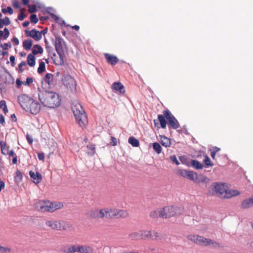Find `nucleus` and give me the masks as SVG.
I'll list each match as a JSON object with an SVG mask.
<instances>
[{
  "label": "nucleus",
  "mask_w": 253,
  "mask_h": 253,
  "mask_svg": "<svg viewBox=\"0 0 253 253\" xmlns=\"http://www.w3.org/2000/svg\"><path fill=\"white\" fill-rule=\"evenodd\" d=\"M213 194L221 198L229 199L240 194V192L235 189H229L226 183L221 182L213 183L211 186Z\"/></svg>",
  "instance_id": "f257e3e1"
},
{
  "label": "nucleus",
  "mask_w": 253,
  "mask_h": 253,
  "mask_svg": "<svg viewBox=\"0 0 253 253\" xmlns=\"http://www.w3.org/2000/svg\"><path fill=\"white\" fill-rule=\"evenodd\" d=\"M39 98L41 102L49 108H55L60 104L61 100L56 92L40 90Z\"/></svg>",
  "instance_id": "f03ea898"
},
{
  "label": "nucleus",
  "mask_w": 253,
  "mask_h": 253,
  "mask_svg": "<svg viewBox=\"0 0 253 253\" xmlns=\"http://www.w3.org/2000/svg\"><path fill=\"white\" fill-rule=\"evenodd\" d=\"M72 109L77 123L80 126L85 127L88 123V120L81 104L78 101H75L73 103Z\"/></svg>",
  "instance_id": "7ed1b4c3"
},
{
  "label": "nucleus",
  "mask_w": 253,
  "mask_h": 253,
  "mask_svg": "<svg viewBox=\"0 0 253 253\" xmlns=\"http://www.w3.org/2000/svg\"><path fill=\"white\" fill-rule=\"evenodd\" d=\"M67 253H92L93 249L92 247L88 245H73L68 247L67 249L63 250Z\"/></svg>",
  "instance_id": "20e7f679"
},
{
  "label": "nucleus",
  "mask_w": 253,
  "mask_h": 253,
  "mask_svg": "<svg viewBox=\"0 0 253 253\" xmlns=\"http://www.w3.org/2000/svg\"><path fill=\"white\" fill-rule=\"evenodd\" d=\"M162 218H169L170 217L181 215L184 213V210L176 207H166L163 209Z\"/></svg>",
  "instance_id": "39448f33"
},
{
  "label": "nucleus",
  "mask_w": 253,
  "mask_h": 253,
  "mask_svg": "<svg viewBox=\"0 0 253 253\" xmlns=\"http://www.w3.org/2000/svg\"><path fill=\"white\" fill-rule=\"evenodd\" d=\"M62 82L64 86L72 92L76 91V82L69 75H64L62 78Z\"/></svg>",
  "instance_id": "423d86ee"
},
{
  "label": "nucleus",
  "mask_w": 253,
  "mask_h": 253,
  "mask_svg": "<svg viewBox=\"0 0 253 253\" xmlns=\"http://www.w3.org/2000/svg\"><path fill=\"white\" fill-rule=\"evenodd\" d=\"M163 114L168 121L169 127L175 129L179 127L178 122L169 110L164 111Z\"/></svg>",
  "instance_id": "0eeeda50"
},
{
  "label": "nucleus",
  "mask_w": 253,
  "mask_h": 253,
  "mask_svg": "<svg viewBox=\"0 0 253 253\" xmlns=\"http://www.w3.org/2000/svg\"><path fill=\"white\" fill-rule=\"evenodd\" d=\"M64 44V42L62 38L60 37H56L55 38L54 46L57 53L59 55L60 57V61L58 63H56L58 65H62L64 63L63 59L61 57V54L63 52Z\"/></svg>",
  "instance_id": "6e6552de"
},
{
  "label": "nucleus",
  "mask_w": 253,
  "mask_h": 253,
  "mask_svg": "<svg viewBox=\"0 0 253 253\" xmlns=\"http://www.w3.org/2000/svg\"><path fill=\"white\" fill-rule=\"evenodd\" d=\"M64 224L63 221L53 219L47 220L45 221V225L47 227L56 230H64L65 229Z\"/></svg>",
  "instance_id": "1a4fd4ad"
},
{
  "label": "nucleus",
  "mask_w": 253,
  "mask_h": 253,
  "mask_svg": "<svg viewBox=\"0 0 253 253\" xmlns=\"http://www.w3.org/2000/svg\"><path fill=\"white\" fill-rule=\"evenodd\" d=\"M187 238L189 240L197 244L207 246L208 238L196 235H189L187 236Z\"/></svg>",
  "instance_id": "9d476101"
},
{
  "label": "nucleus",
  "mask_w": 253,
  "mask_h": 253,
  "mask_svg": "<svg viewBox=\"0 0 253 253\" xmlns=\"http://www.w3.org/2000/svg\"><path fill=\"white\" fill-rule=\"evenodd\" d=\"M100 218H111L115 216V209L105 208L100 209Z\"/></svg>",
  "instance_id": "9b49d317"
},
{
  "label": "nucleus",
  "mask_w": 253,
  "mask_h": 253,
  "mask_svg": "<svg viewBox=\"0 0 253 253\" xmlns=\"http://www.w3.org/2000/svg\"><path fill=\"white\" fill-rule=\"evenodd\" d=\"M41 106L40 104L33 99H31L30 102H29V105L27 106V108L25 109V111H29L33 114H37L39 112Z\"/></svg>",
  "instance_id": "f8f14e48"
},
{
  "label": "nucleus",
  "mask_w": 253,
  "mask_h": 253,
  "mask_svg": "<svg viewBox=\"0 0 253 253\" xmlns=\"http://www.w3.org/2000/svg\"><path fill=\"white\" fill-rule=\"evenodd\" d=\"M31 99L25 94L21 95L18 97V101L19 104L25 110L27 108V106L29 105V102H30Z\"/></svg>",
  "instance_id": "ddd939ff"
},
{
  "label": "nucleus",
  "mask_w": 253,
  "mask_h": 253,
  "mask_svg": "<svg viewBox=\"0 0 253 253\" xmlns=\"http://www.w3.org/2000/svg\"><path fill=\"white\" fill-rule=\"evenodd\" d=\"M44 81L49 87L54 86L56 82L54 76L50 73L46 74L44 78Z\"/></svg>",
  "instance_id": "4468645a"
},
{
  "label": "nucleus",
  "mask_w": 253,
  "mask_h": 253,
  "mask_svg": "<svg viewBox=\"0 0 253 253\" xmlns=\"http://www.w3.org/2000/svg\"><path fill=\"white\" fill-rule=\"evenodd\" d=\"M141 239L145 240L147 239H154L152 235V231L148 230H140Z\"/></svg>",
  "instance_id": "2eb2a0df"
},
{
  "label": "nucleus",
  "mask_w": 253,
  "mask_h": 253,
  "mask_svg": "<svg viewBox=\"0 0 253 253\" xmlns=\"http://www.w3.org/2000/svg\"><path fill=\"white\" fill-rule=\"evenodd\" d=\"M36 208L41 211H47V201H39L36 204Z\"/></svg>",
  "instance_id": "dca6fc26"
},
{
  "label": "nucleus",
  "mask_w": 253,
  "mask_h": 253,
  "mask_svg": "<svg viewBox=\"0 0 253 253\" xmlns=\"http://www.w3.org/2000/svg\"><path fill=\"white\" fill-rule=\"evenodd\" d=\"M30 37L33 38L35 41H40L42 38V33L35 30L33 29L30 31Z\"/></svg>",
  "instance_id": "f3484780"
},
{
  "label": "nucleus",
  "mask_w": 253,
  "mask_h": 253,
  "mask_svg": "<svg viewBox=\"0 0 253 253\" xmlns=\"http://www.w3.org/2000/svg\"><path fill=\"white\" fill-rule=\"evenodd\" d=\"M105 57L107 61L112 65L116 64L119 61L116 56L111 55L108 53L105 54Z\"/></svg>",
  "instance_id": "a211bd4d"
},
{
  "label": "nucleus",
  "mask_w": 253,
  "mask_h": 253,
  "mask_svg": "<svg viewBox=\"0 0 253 253\" xmlns=\"http://www.w3.org/2000/svg\"><path fill=\"white\" fill-rule=\"evenodd\" d=\"M210 182V179L206 176L200 174L198 175L197 174L196 179L195 180V183H208Z\"/></svg>",
  "instance_id": "6ab92c4d"
},
{
  "label": "nucleus",
  "mask_w": 253,
  "mask_h": 253,
  "mask_svg": "<svg viewBox=\"0 0 253 253\" xmlns=\"http://www.w3.org/2000/svg\"><path fill=\"white\" fill-rule=\"evenodd\" d=\"M30 177L33 179L34 182L35 183H39L42 180V175L39 172H36V173L33 171H30L29 172Z\"/></svg>",
  "instance_id": "aec40b11"
},
{
  "label": "nucleus",
  "mask_w": 253,
  "mask_h": 253,
  "mask_svg": "<svg viewBox=\"0 0 253 253\" xmlns=\"http://www.w3.org/2000/svg\"><path fill=\"white\" fill-rule=\"evenodd\" d=\"M253 206V197L244 200L241 204V208L248 209Z\"/></svg>",
  "instance_id": "412c9836"
},
{
  "label": "nucleus",
  "mask_w": 253,
  "mask_h": 253,
  "mask_svg": "<svg viewBox=\"0 0 253 253\" xmlns=\"http://www.w3.org/2000/svg\"><path fill=\"white\" fill-rule=\"evenodd\" d=\"M163 209H158L155 211H151L150 213V216L151 217L153 218H156L158 217H162V214Z\"/></svg>",
  "instance_id": "4be33fe9"
},
{
  "label": "nucleus",
  "mask_w": 253,
  "mask_h": 253,
  "mask_svg": "<svg viewBox=\"0 0 253 253\" xmlns=\"http://www.w3.org/2000/svg\"><path fill=\"white\" fill-rule=\"evenodd\" d=\"M113 89L121 93L125 92L124 86L121 83H114L113 84Z\"/></svg>",
  "instance_id": "5701e85b"
},
{
  "label": "nucleus",
  "mask_w": 253,
  "mask_h": 253,
  "mask_svg": "<svg viewBox=\"0 0 253 253\" xmlns=\"http://www.w3.org/2000/svg\"><path fill=\"white\" fill-rule=\"evenodd\" d=\"M88 215L93 218H101L100 215V210H92L88 212Z\"/></svg>",
  "instance_id": "b1692460"
},
{
  "label": "nucleus",
  "mask_w": 253,
  "mask_h": 253,
  "mask_svg": "<svg viewBox=\"0 0 253 253\" xmlns=\"http://www.w3.org/2000/svg\"><path fill=\"white\" fill-rule=\"evenodd\" d=\"M115 216L118 217L125 218L127 216L128 213L126 211L115 209Z\"/></svg>",
  "instance_id": "393cba45"
},
{
  "label": "nucleus",
  "mask_w": 253,
  "mask_h": 253,
  "mask_svg": "<svg viewBox=\"0 0 253 253\" xmlns=\"http://www.w3.org/2000/svg\"><path fill=\"white\" fill-rule=\"evenodd\" d=\"M128 238L131 240H138L141 239L140 231L134 232L128 235Z\"/></svg>",
  "instance_id": "a878e982"
},
{
  "label": "nucleus",
  "mask_w": 253,
  "mask_h": 253,
  "mask_svg": "<svg viewBox=\"0 0 253 253\" xmlns=\"http://www.w3.org/2000/svg\"><path fill=\"white\" fill-rule=\"evenodd\" d=\"M1 153L5 155H8L9 151V147L6 145L5 142L1 141L0 142Z\"/></svg>",
  "instance_id": "bb28decb"
},
{
  "label": "nucleus",
  "mask_w": 253,
  "mask_h": 253,
  "mask_svg": "<svg viewBox=\"0 0 253 253\" xmlns=\"http://www.w3.org/2000/svg\"><path fill=\"white\" fill-rule=\"evenodd\" d=\"M32 45L33 42L31 40H26L23 42V47L26 50L28 51L30 50Z\"/></svg>",
  "instance_id": "cd10ccee"
},
{
  "label": "nucleus",
  "mask_w": 253,
  "mask_h": 253,
  "mask_svg": "<svg viewBox=\"0 0 253 253\" xmlns=\"http://www.w3.org/2000/svg\"><path fill=\"white\" fill-rule=\"evenodd\" d=\"M27 63L30 67H34L36 63V58L32 54H29L27 56Z\"/></svg>",
  "instance_id": "c85d7f7f"
},
{
  "label": "nucleus",
  "mask_w": 253,
  "mask_h": 253,
  "mask_svg": "<svg viewBox=\"0 0 253 253\" xmlns=\"http://www.w3.org/2000/svg\"><path fill=\"white\" fill-rule=\"evenodd\" d=\"M43 52V49L42 47L39 45L36 44L34 45L32 49V54L33 55H37L38 53H42Z\"/></svg>",
  "instance_id": "c756f323"
},
{
  "label": "nucleus",
  "mask_w": 253,
  "mask_h": 253,
  "mask_svg": "<svg viewBox=\"0 0 253 253\" xmlns=\"http://www.w3.org/2000/svg\"><path fill=\"white\" fill-rule=\"evenodd\" d=\"M165 118L166 117H165L164 115H159L158 117L159 121L160 123L161 126L163 128H165L167 126V121L165 119Z\"/></svg>",
  "instance_id": "7c9ffc66"
},
{
  "label": "nucleus",
  "mask_w": 253,
  "mask_h": 253,
  "mask_svg": "<svg viewBox=\"0 0 253 253\" xmlns=\"http://www.w3.org/2000/svg\"><path fill=\"white\" fill-rule=\"evenodd\" d=\"M211 246L213 248H219L221 246L220 245L219 243L216 242V241L210 239L209 238H208L207 240V246Z\"/></svg>",
  "instance_id": "2f4dec72"
},
{
  "label": "nucleus",
  "mask_w": 253,
  "mask_h": 253,
  "mask_svg": "<svg viewBox=\"0 0 253 253\" xmlns=\"http://www.w3.org/2000/svg\"><path fill=\"white\" fill-rule=\"evenodd\" d=\"M128 142L133 147H138L139 145V141L133 136L128 138Z\"/></svg>",
  "instance_id": "473e14b6"
},
{
  "label": "nucleus",
  "mask_w": 253,
  "mask_h": 253,
  "mask_svg": "<svg viewBox=\"0 0 253 253\" xmlns=\"http://www.w3.org/2000/svg\"><path fill=\"white\" fill-rule=\"evenodd\" d=\"M22 178H23V175H22V173L20 172V170H17V171L15 172V175L14 176L15 182L17 184H18L19 183H20L21 181Z\"/></svg>",
  "instance_id": "72a5a7b5"
},
{
  "label": "nucleus",
  "mask_w": 253,
  "mask_h": 253,
  "mask_svg": "<svg viewBox=\"0 0 253 253\" xmlns=\"http://www.w3.org/2000/svg\"><path fill=\"white\" fill-rule=\"evenodd\" d=\"M161 144L163 146L168 147L170 145V140L167 137L163 136L161 137Z\"/></svg>",
  "instance_id": "f704fd0d"
},
{
  "label": "nucleus",
  "mask_w": 253,
  "mask_h": 253,
  "mask_svg": "<svg viewBox=\"0 0 253 253\" xmlns=\"http://www.w3.org/2000/svg\"><path fill=\"white\" fill-rule=\"evenodd\" d=\"M87 153L90 156L93 155L95 153V147L94 145L89 144L87 146Z\"/></svg>",
  "instance_id": "c9c22d12"
},
{
  "label": "nucleus",
  "mask_w": 253,
  "mask_h": 253,
  "mask_svg": "<svg viewBox=\"0 0 253 253\" xmlns=\"http://www.w3.org/2000/svg\"><path fill=\"white\" fill-rule=\"evenodd\" d=\"M10 23L9 19L5 17L3 19H0V29L2 28L4 25H8Z\"/></svg>",
  "instance_id": "e433bc0d"
},
{
  "label": "nucleus",
  "mask_w": 253,
  "mask_h": 253,
  "mask_svg": "<svg viewBox=\"0 0 253 253\" xmlns=\"http://www.w3.org/2000/svg\"><path fill=\"white\" fill-rule=\"evenodd\" d=\"M192 166L196 169H199L203 168V165L198 161L192 160L191 162Z\"/></svg>",
  "instance_id": "4c0bfd02"
},
{
  "label": "nucleus",
  "mask_w": 253,
  "mask_h": 253,
  "mask_svg": "<svg viewBox=\"0 0 253 253\" xmlns=\"http://www.w3.org/2000/svg\"><path fill=\"white\" fill-rule=\"evenodd\" d=\"M9 36V32L7 28H5L4 31H0V40L3 37L4 39H6Z\"/></svg>",
  "instance_id": "58836bf2"
},
{
  "label": "nucleus",
  "mask_w": 253,
  "mask_h": 253,
  "mask_svg": "<svg viewBox=\"0 0 253 253\" xmlns=\"http://www.w3.org/2000/svg\"><path fill=\"white\" fill-rule=\"evenodd\" d=\"M196 175H197V173L196 172H194L192 171L189 170V171L188 172V174L187 175L186 178L195 182Z\"/></svg>",
  "instance_id": "ea45409f"
},
{
  "label": "nucleus",
  "mask_w": 253,
  "mask_h": 253,
  "mask_svg": "<svg viewBox=\"0 0 253 253\" xmlns=\"http://www.w3.org/2000/svg\"><path fill=\"white\" fill-rule=\"evenodd\" d=\"M153 148L158 154H160L162 152V147L157 142H155L153 144Z\"/></svg>",
  "instance_id": "a19ab883"
},
{
  "label": "nucleus",
  "mask_w": 253,
  "mask_h": 253,
  "mask_svg": "<svg viewBox=\"0 0 253 253\" xmlns=\"http://www.w3.org/2000/svg\"><path fill=\"white\" fill-rule=\"evenodd\" d=\"M53 204V211L61 209L63 207V203L59 202H52Z\"/></svg>",
  "instance_id": "79ce46f5"
},
{
  "label": "nucleus",
  "mask_w": 253,
  "mask_h": 253,
  "mask_svg": "<svg viewBox=\"0 0 253 253\" xmlns=\"http://www.w3.org/2000/svg\"><path fill=\"white\" fill-rule=\"evenodd\" d=\"M45 70V65L44 62L42 61L40 63L39 67L38 69V72L39 74L42 73Z\"/></svg>",
  "instance_id": "37998d69"
},
{
  "label": "nucleus",
  "mask_w": 253,
  "mask_h": 253,
  "mask_svg": "<svg viewBox=\"0 0 253 253\" xmlns=\"http://www.w3.org/2000/svg\"><path fill=\"white\" fill-rule=\"evenodd\" d=\"M188 171L189 170L180 169L177 170V174L182 177L186 178Z\"/></svg>",
  "instance_id": "c03bdc74"
},
{
  "label": "nucleus",
  "mask_w": 253,
  "mask_h": 253,
  "mask_svg": "<svg viewBox=\"0 0 253 253\" xmlns=\"http://www.w3.org/2000/svg\"><path fill=\"white\" fill-rule=\"evenodd\" d=\"M51 10H52V8H50V7L48 8L47 9V12L50 15V16L52 17V18L53 19L57 22L59 23V17L58 16H57L56 15H54V14L51 13L50 12V11Z\"/></svg>",
  "instance_id": "a18cd8bd"
},
{
  "label": "nucleus",
  "mask_w": 253,
  "mask_h": 253,
  "mask_svg": "<svg viewBox=\"0 0 253 253\" xmlns=\"http://www.w3.org/2000/svg\"><path fill=\"white\" fill-rule=\"evenodd\" d=\"M152 235H153L154 239H151L153 240H158L162 239L159 233L155 231H152Z\"/></svg>",
  "instance_id": "49530a36"
},
{
  "label": "nucleus",
  "mask_w": 253,
  "mask_h": 253,
  "mask_svg": "<svg viewBox=\"0 0 253 253\" xmlns=\"http://www.w3.org/2000/svg\"><path fill=\"white\" fill-rule=\"evenodd\" d=\"M1 11L3 13H9L10 14H12L13 12V9L10 6H8L6 8H2Z\"/></svg>",
  "instance_id": "de8ad7c7"
},
{
  "label": "nucleus",
  "mask_w": 253,
  "mask_h": 253,
  "mask_svg": "<svg viewBox=\"0 0 253 253\" xmlns=\"http://www.w3.org/2000/svg\"><path fill=\"white\" fill-rule=\"evenodd\" d=\"M11 250L10 248L0 246V253H9L11 252Z\"/></svg>",
  "instance_id": "09e8293b"
},
{
  "label": "nucleus",
  "mask_w": 253,
  "mask_h": 253,
  "mask_svg": "<svg viewBox=\"0 0 253 253\" xmlns=\"http://www.w3.org/2000/svg\"><path fill=\"white\" fill-rule=\"evenodd\" d=\"M29 7L28 12L30 13H34L36 11L37 8L35 5H28Z\"/></svg>",
  "instance_id": "8fccbe9b"
},
{
  "label": "nucleus",
  "mask_w": 253,
  "mask_h": 253,
  "mask_svg": "<svg viewBox=\"0 0 253 253\" xmlns=\"http://www.w3.org/2000/svg\"><path fill=\"white\" fill-rule=\"evenodd\" d=\"M26 62L24 61H22L19 65H18V70L19 73H22L24 71L22 67L23 66H25L26 65Z\"/></svg>",
  "instance_id": "3c124183"
},
{
  "label": "nucleus",
  "mask_w": 253,
  "mask_h": 253,
  "mask_svg": "<svg viewBox=\"0 0 253 253\" xmlns=\"http://www.w3.org/2000/svg\"><path fill=\"white\" fill-rule=\"evenodd\" d=\"M46 211H47L49 212L54 211L53 209V204L52 202L47 201V209H46Z\"/></svg>",
  "instance_id": "603ef678"
},
{
  "label": "nucleus",
  "mask_w": 253,
  "mask_h": 253,
  "mask_svg": "<svg viewBox=\"0 0 253 253\" xmlns=\"http://www.w3.org/2000/svg\"><path fill=\"white\" fill-rule=\"evenodd\" d=\"M33 79L32 78L28 77L26 79V81L25 82H23V84L24 85H29L30 84L33 83Z\"/></svg>",
  "instance_id": "864d4df0"
},
{
  "label": "nucleus",
  "mask_w": 253,
  "mask_h": 253,
  "mask_svg": "<svg viewBox=\"0 0 253 253\" xmlns=\"http://www.w3.org/2000/svg\"><path fill=\"white\" fill-rule=\"evenodd\" d=\"M31 21L34 23H37L38 22V19L36 14H32L30 16Z\"/></svg>",
  "instance_id": "5fc2aeb1"
},
{
  "label": "nucleus",
  "mask_w": 253,
  "mask_h": 253,
  "mask_svg": "<svg viewBox=\"0 0 253 253\" xmlns=\"http://www.w3.org/2000/svg\"><path fill=\"white\" fill-rule=\"evenodd\" d=\"M204 162H205V165L207 166H210L212 165V164L211 163V160L209 158V157L208 156L205 157V158L204 160Z\"/></svg>",
  "instance_id": "6e6d98bb"
},
{
  "label": "nucleus",
  "mask_w": 253,
  "mask_h": 253,
  "mask_svg": "<svg viewBox=\"0 0 253 253\" xmlns=\"http://www.w3.org/2000/svg\"><path fill=\"white\" fill-rule=\"evenodd\" d=\"M111 142L110 143L111 145L112 146H116L117 144V140L116 138L113 136H111Z\"/></svg>",
  "instance_id": "4d7b16f0"
},
{
  "label": "nucleus",
  "mask_w": 253,
  "mask_h": 253,
  "mask_svg": "<svg viewBox=\"0 0 253 253\" xmlns=\"http://www.w3.org/2000/svg\"><path fill=\"white\" fill-rule=\"evenodd\" d=\"M26 138H27V141L28 142V143L30 144H32L33 143V137L31 135H30L29 134H27Z\"/></svg>",
  "instance_id": "13d9d810"
},
{
  "label": "nucleus",
  "mask_w": 253,
  "mask_h": 253,
  "mask_svg": "<svg viewBox=\"0 0 253 253\" xmlns=\"http://www.w3.org/2000/svg\"><path fill=\"white\" fill-rule=\"evenodd\" d=\"M11 44L10 42L4 43L3 45H1V47L3 48V49H7L8 47H11Z\"/></svg>",
  "instance_id": "bf43d9fd"
},
{
  "label": "nucleus",
  "mask_w": 253,
  "mask_h": 253,
  "mask_svg": "<svg viewBox=\"0 0 253 253\" xmlns=\"http://www.w3.org/2000/svg\"><path fill=\"white\" fill-rule=\"evenodd\" d=\"M170 159L173 163H175L177 165H179V163L178 161L177 160L176 156H171L170 157Z\"/></svg>",
  "instance_id": "052dcab7"
},
{
  "label": "nucleus",
  "mask_w": 253,
  "mask_h": 253,
  "mask_svg": "<svg viewBox=\"0 0 253 253\" xmlns=\"http://www.w3.org/2000/svg\"><path fill=\"white\" fill-rule=\"evenodd\" d=\"M25 17V15L23 12H21L18 16V19L20 21H22Z\"/></svg>",
  "instance_id": "680f3d73"
},
{
  "label": "nucleus",
  "mask_w": 253,
  "mask_h": 253,
  "mask_svg": "<svg viewBox=\"0 0 253 253\" xmlns=\"http://www.w3.org/2000/svg\"><path fill=\"white\" fill-rule=\"evenodd\" d=\"M38 159L40 160L43 161L44 159V155L42 153H39L38 155Z\"/></svg>",
  "instance_id": "e2e57ef3"
},
{
  "label": "nucleus",
  "mask_w": 253,
  "mask_h": 253,
  "mask_svg": "<svg viewBox=\"0 0 253 253\" xmlns=\"http://www.w3.org/2000/svg\"><path fill=\"white\" fill-rule=\"evenodd\" d=\"M6 107V102L4 100H1L0 101V108H3V107Z\"/></svg>",
  "instance_id": "0e129e2a"
},
{
  "label": "nucleus",
  "mask_w": 253,
  "mask_h": 253,
  "mask_svg": "<svg viewBox=\"0 0 253 253\" xmlns=\"http://www.w3.org/2000/svg\"><path fill=\"white\" fill-rule=\"evenodd\" d=\"M10 61L11 63V65L12 66L15 65V57L14 56H10L9 58Z\"/></svg>",
  "instance_id": "69168bd1"
},
{
  "label": "nucleus",
  "mask_w": 253,
  "mask_h": 253,
  "mask_svg": "<svg viewBox=\"0 0 253 253\" xmlns=\"http://www.w3.org/2000/svg\"><path fill=\"white\" fill-rule=\"evenodd\" d=\"M4 122H5L4 117L2 114H0V124L3 125Z\"/></svg>",
  "instance_id": "338daca9"
},
{
  "label": "nucleus",
  "mask_w": 253,
  "mask_h": 253,
  "mask_svg": "<svg viewBox=\"0 0 253 253\" xmlns=\"http://www.w3.org/2000/svg\"><path fill=\"white\" fill-rule=\"evenodd\" d=\"M13 5L15 8H19L20 7V4L18 1H14L13 3Z\"/></svg>",
  "instance_id": "774afa93"
}]
</instances>
